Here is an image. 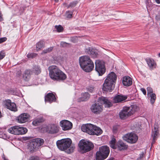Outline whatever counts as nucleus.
I'll list each match as a JSON object with an SVG mask.
<instances>
[{
    "mask_svg": "<svg viewBox=\"0 0 160 160\" xmlns=\"http://www.w3.org/2000/svg\"><path fill=\"white\" fill-rule=\"evenodd\" d=\"M116 146L118 149L120 151L126 150L128 147V146L121 140H119L117 142Z\"/></svg>",
    "mask_w": 160,
    "mask_h": 160,
    "instance_id": "b1692460",
    "label": "nucleus"
},
{
    "mask_svg": "<svg viewBox=\"0 0 160 160\" xmlns=\"http://www.w3.org/2000/svg\"><path fill=\"white\" fill-rule=\"evenodd\" d=\"M128 108V110L130 115H131L137 112L139 110V107L136 105H132L130 107H126Z\"/></svg>",
    "mask_w": 160,
    "mask_h": 160,
    "instance_id": "412c9836",
    "label": "nucleus"
},
{
    "mask_svg": "<svg viewBox=\"0 0 160 160\" xmlns=\"http://www.w3.org/2000/svg\"><path fill=\"white\" fill-rule=\"evenodd\" d=\"M73 12L71 11H67L66 13V16L68 18H71L72 17Z\"/></svg>",
    "mask_w": 160,
    "mask_h": 160,
    "instance_id": "ea45409f",
    "label": "nucleus"
},
{
    "mask_svg": "<svg viewBox=\"0 0 160 160\" xmlns=\"http://www.w3.org/2000/svg\"><path fill=\"white\" fill-rule=\"evenodd\" d=\"M42 121V119L41 118H38L36 119L33 121L32 123L34 126L38 125Z\"/></svg>",
    "mask_w": 160,
    "mask_h": 160,
    "instance_id": "e433bc0d",
    "label": "nucleus"
},
{
    "mask_svg": "<svg viewBox=\"0 0 160 160\" xmlns=\"http://www.w3.org/2000/svg\"><path fill=\"white\" fill-rule=\"evenodd\" d=\"M140 90L144 95H146V91L144 88H141Z\"/></svg>",
    "mask_w": 160,
    "mask_h": 160,
    "instance_id": "09e8293b",
    "label": "nucleus"
},
{
    "mask_svg": "<svg viewBox=\"0 0 160 160\" xmlns=\"http://www.w3.org/2000/svg\"><path fill=\"white\" fill-rule=\"evenodd\" d=\"M98 102L102 104H104L105 107L106 108H109L112 105V102L107 98L104 97L99 98Z\"/></svg>",
    "mask_w": 160,
    "mask_h": 160,
    "instance_id": "9b49d317",
    "label": "nucleus"
},
{
    "mask_svg": "<svg viewBox=\"0 0 160 160\" xmlns=\"http://www.w3.org/2000/svg\"><path fill=\"white\" fill-rule=\"evenodd\" d=\"M122 83L125 86H129L132 83V79L128 76L124 77L122 80Z\"/></svg>",
    "mask_w": 160,
    "mask_h": 160,
    "instance_id": "bb28decb",
    "label": "nucleus"
},
{
    "mask_svg": "<svg viewBox=\"0 0 160 160\" xmlns=\"http://www.w3.org/2000/svg\"><path fill=\"white\" fill-rule=\"evenodd\" d=\"M49 71V75L50 78L54 80L57 74L60 72V69L57 66L52 65L49 67L48 68Z\"/></svg>",
    "mask_w": 160,
    "mask_h": 160,
    "instance_id": "1a4fd4ad",
    "label": "nucleus"
},
{
    "mask_svg": "<svg viewBox=\"0 0 160 160\" xmlns=\"http://www.w3.org/2000/svg\"><path fill=\"white\" fill-rule=\"evenodd\" d=\"M6 108L12 111L16 112L17 109L16 104L14 102H11L10 100H7L5 103Z\"/></svg>",
    "mask_w": 160,
    "mask_h": 160,
    "instance_id": "4468645a",
    "label": "nucleus"
},
{
    "mask_svg": "<svg viewBox=\"0 0 160 160\" xmlns=\"http://www.w3.org/2000/svg\"><path fill=\"white\" fill-rule=\"evenodd\" d=\"M79 151L81 153H84L90 151L94 147V145L91 142L82 139L78 143Z\"/></svg>",
    "mask_w": 160,
    "mask_h": 160,
    "instance_id": "20e7f679",
    "label": "nucleus"
},
{
    "mask_svg": "<svg viewBox=\"0 0 160 160\" xmlns=\"http://www.w3.org/2000/svg\"><path fill=\"white\" fill-rule=\"evenodd\" d=\"M158 125L155 124L154 126V131H152V137L154 139H157V136L158 134Z\"/></svg>",
    "mask_w": 160,
    "mask_h": 160,
    "instance_id": "7c9ffc66",
    "label": "nucleus"
},
{
    "mask_svg": "<svg viewBox=\"0 0 160 160\" xmlns=\"http://www.w3.org/2000/svg\"><path fill=\"white\" fill-rule=\"evenodd\" d=\"M123 139L127 142L131 143H135L138 139V136L135 133H127L123 137Z\"/></svg>",
    "mask_w": 160,
    "mask_h": 160,
    "instance_id": "6e6552de",
    "label": "nucleus"
},
{
    "mask_svg": "<svg viewBox=\"0 0 160 160\" xmlns=\"http://www.w3.org/2000/svg\"><path fill=\"white\" fill-rule=\"evenodd\" d=\"M44 42L43 40H41L38 42L36 45V50L38 51L44 46Z\"/></svg>",
    "mask_w": 160,
    "mask_h": 160,
    "instance_id": "473e14b6",
    "label": "nucleus"
},
{
    "mask_svg": "<svg viewBox=\"0 0 160 160\" xmlns=\"http://www.w3.org/2000/svg\"><path fill=\"white\" fill-rule=\"evenodd\" d=\"M146 61L150 69H153L156 68V64L153 59L147 58L146 59Z\"/></svg>",
    "mask_w": 160,
    "mask_h": 160,
    "instance_id": "aec40b11",
    "label": "nucleus"
},
{
    "mask_svg": "<svg viewBox=\"0 0 160 160\" xmlns=\"http://www.w3.org/2000/svg\"><path fill=\"white\" fill-rule=\"evenodd\" d=\"M158 56L159 57H160V53L158 54Z\"/></svg>",
    "mask_w": 160,
    "mask_h": 160,
    "instance_id": "4d7b16f0",
    "label": "nucleus"
},
{
    "mask_svg": "<svg viewBox=\"0 0 160 160\" xmlns=\"http://www.w3.org/2000/svg\"><path fill=\"white\" fill-rule=\"evenodd\" d=\"M69 44V43H67L64 42H60L61 46L64 48L68 47Z\"/></svg>",
    "mask_w": 160,
    "mask_h": 160,
    "instance_id": "c03bdc74",
    "label": "nucleus"
},
{
    "mask_svg": "<svg viewBox=\"0 0 160 160\" xmlns=\"http://www.w3.org/2000/svg\"><path fill=\"white\" fill-rule=\"evenodd\" d=\"M5 56V53L3 51H1L0 52V59H3Z\"/></svg>",
    "mask_w": 160,
    "mask_h": 160,
    "instance_id": "49530a36",
    "label": "nucleus"
},
{
    "mask_svg": "<svg viewBox=\"0 0 160 160\" xmlns=\"http://www.w3.org/2000/svg\"><path fill=\"white\" fill-rule=\"evenodd\" d=\"M114 158H109V159L107 160H114Z\"/></svg>",
    "mask_w": 160,
    "mask_h": 160,
    "instance_id": "864d4df0",
    "label": "nucleus"
},
{
    "mask_svg": "<svg viewBox=\"0 0 160 160\" xmlns=\"http://www.w3.org/2000/svg\"><path fill=\"white\" fill-rule=\"evenodd\" d=\"M86 89L87 91L91 93L93 92L95 90L94 87L92 86H88L87 88Z\"/></svg>",
    "mask_w": 160,
    "mask_h": 160,
    "instance_id": "79ce46f5",
    "label": "nucleus"
},
{
    "mask_svg": "<svg viewBox=\"0 0 160 160\" xmlns=\"http://www.w3.org/2000/svg\"><path fill=\"white\" fill-rule=\"evenodd\" d=\"M72 140L70 138L62 139L57 142L58 148L62 151H64L68 153L72 152L75 149V146L72 145Z\"/></svg>",
    "mask_w": 160,
    "mask_h": 160,
    "instance_id": "f257e3e1",
    "label": "nucleus"
},
{
    "mask_svg": "<svg viewBox=\"0 0 160 160\" xmlns=\"http://www.w3.org/2000/svg\"><path fill=\"white\" fill-rule=\"evenodd\" d=\"M4 160H8V159L6 158H4Z\"/></svg>",
    "mask_w": 160,
    "mask_h": 160,
    "instance_id": "6e6d98bb",
    "label": "nucleus"
},
{
    "mask_svg": "<svg viewBox=\"0 0 160 160\" xmlns=\"http://www.w3.org/2000/svg\"><path fill=\"white\" fill-rule=\"evenodd\" d=\"M117 78L116 74L113 72H112L109 74L107 78L105 80L115 84V82Z\"/></svg>",
    "mask_w": 160,
    "mask_h": 160,
    "instance_id": "2eb2a0df",
    "label": "nucleus"
},
{
    "mask_svg": "<svg viewBox=\"0 0 160 160\" xmlns=\"http://www.w3.org/2000/svg\"><path fill=\"white\" fill-rule=\"evenodd\" d=\"M47 131L50 133L53 134L58 132V130L57 127L53 124L48 126Z\"/></svg>",
    "mask_w": 160,
    "mask_h": 160,
    "instance_id": "393cba45",
    "label": "nucleus"
},
{
    "mask_svg": "<svg viewBox=\"0 0 160 160\" xmlns=\"http://www.w3.org/2000/svg\"><path fill=\"white\" fill-rule=\"evenodd\" d=\"M37 55V54L34 53L32 52L30 53H28L27 55V57L28 58H33L35 57Z\"/></svg>",
    "mask_w": 160,
    "mask_h": 160,
    "instance_id": "a19ab883",
    "label": "nucleus"
},
{
    "mask_svg": "<svg viewBox=\"0 0 160 160\" xmlns=\"http://www.w3.org/2000/svg\"><path fill=\"white\" fill-rule=\"evenodd\" d=\"M60 123L62 129L64 131L70 130L72 128V123L67 120L61 121Z\"/></svg>",
    "mask_w": 160,
    "mask_h": 160,
    "instance_id": "f8f14e48",
    "label": "nucleus"
},
{
    "mask_svg": "<svg viewBox=\"0 0 160 160\" xmlns=\"http://www.w3.org/2000/svg\"><path fill=\"white\" fill-rule=\"evenodd\" d=\"M81 130L83 132H86L90 135L98 136L102 132L100 128L90 123L82 125L81 127Z\"/></svg>",
    "mask_w": 160,
    "mask_h": 160,
    "instance_id": "7ed1b4c3",
    "label": "nucleus"
},
{
    "mask_svg": "<svg viewBox=\"0 0 160 160\" xmlns=\"http://www.w3.org/2000/svg\"><path fill=\"white\" fill-rule=\"evenodd\" d=\"M67 78L66 75L61 70L57 74L54 81H61L66 79Z\"/></svg>",
    "mask_w": 160,
    "mask_h": 160,
    "instance_id": "4be33fe9",
    "label": "nucleus"
},
{
    "mask_svg": "<svg viewBox=\"0 0 160 160\" xmlns=\"http://www.w3.org/2000/svg\"><path fill=\"white\" fill-rule=\"evenodd\" d=\"M115 84L105 80L103 85L102 90L107 92H112L114 89Z\"/></svg>",
    "mask_w": 160,
    "mask_h": 160,
    "instance_id": "9d476101",
    "label": "nucleus"
},
{
    "mask_svg": "<svg viewBox=\"0 0 160 160\" xmlns=\"http://www.w3.org/2000/svg\"><path fill=\"white\" fill-rule=\"evenodd\" d=\"M153 138V140H152V145H153V144L155 143V140L156 139H154L153 138Z\"/></svg>",
    "mask_w": 160,
    "mask_h": 160,
    "instance_id": "3c124183",
    "label": "nucleus"
},
{
    "mask_svg": "<svg viewBox=\"0 0 160 160\" xmlns=\"http://www.w3.org/2000/svg\"><path fill=\"white\" fill-rule=\"evenodd\" d=\"M7 40V38L5 37L1 38H0V43H1L6 41Z\"/></svg>",
    "mask_w": 160,
    "mask_h": 160,
    "instance_id": "de8ad7c7",
    "label": "nucleus"
},
{
    "mask_svg": "<svg viewBox=\"0 0 160 160\" xmlns=\"http://www.w3.org/2000/svg\"><path fill=\"white\" fill-rule=\"evenodd\" d=\"M2 15L1 14V12H0V21H2Z\"/></svg>",
    "mask_w": 160,
    "mask_h": 160,
    "instance_id": "8fccbe9b",
    "label": "nucleus"
},
{
    "mask_svg": "<svg viewBox=\"0 0 160 160\" xmlns=\"http://www.w3.org/2000/svg\"><path fill=\"white\" fill-rule=\"evenodd\" d=\"M77 3V1H74L70 3L68 5H67L66 3H64L63 5L67 7L68 8H73L74 7Z\"/></svg>",
    "mask_w": 160,
    "mask_h": 160,
    "instance_id": "72a5a7b5",
    "label": "nucleus"
},
{
    "mask_svg": "<svg viewBox=\"0 0 160 160\" xmlns=\"http://www.w3.org/2000/svg\"><path fill=\"white\" fill-rule=\"evenodd\" d=\"M32 74L34 73L36 75H38L41 72V69L40 67L38 66H34L31 70Z\"/></svg>",
    "mask_w": 160,
    "mask_h": 160,
    "instance_id": "2f4dec72",
    "label": "nucleus"
},
{
    "mask_svg": "<svg viewBox=\"0 0 160 160\" xmlns=\"http://www.w3.org/2000/svg\"><path fill=\"white\" fill-rule=\"evenodd\" d=\"M116 140L114 138H112L110 142V147L112 148L115 149L117 148L115 145Z\"/></svg>",
    "mask_w": 160,
    "mask_h": 160,
    "instance_id": "c9c22d12",
    "label": "nucleus"
},
{
    "mask_svg": "<svg viewBox=\"0 0 160 160\" xmlns=\"http://www.w3.org/2000/svg\"><path fill=\"white\" fill-rule=\"evenodd\" d=\"M56 100L55 96L52 93H48L45 96V102H47L49 103H51L53 102H55Z\"/></svg>",
    "mask_w": 160,
    "mask_h": 160,
    "instance_id": "5701e85b",
    "label": "nucleus"
},
{
    "mask_svg": "<svg viewBox=\"0 0 160 160\" xmlns=\"http://www.w3.org/2000/svg\"><path fill=\"white\" fill-rule=\"evenodd\" d=\"M32 74L31 70L30 69H27L25 70L23 75V78L26 81H28L31 78V76Z\"/></svg>",
    "mask_w": 160,
    "mask_h": 160,
    "instance_id": "cd10ccee",
    "label": "nucleus"
},
{
    "mask_svg": "<svg viewBox=\"0 0 160 160\" xmlns=\"http://www.w3.org/2000/svg\"><path fill=\"white\" fill-rule=\"evenodd\" d=\"M150 98V102L151 104H153L155 102L156 99V95L155 93H151L148 95Z\"/></svg>",
    "mask_w": 160,
    "mask_h": 160,
    "instance_id": "f704fd0d",
    "label": "nucleus"
},
{
    "mask_svg": "<svg viewBox=\"0 0 160 160\" xmlns=\"http://www.w3.org/2000/svg\"><path fill=\"white\" fill-rule=\"evenodd\" d=\"M108 156L103 155L100 152L97 151L96 153V160H104L106 159Z\"/></svg>",
    "mask_w": 160,
    "mask_h": 160,
    "instance_id": "c756f323",
    "label": "nucleus"
},
{
    "mask_svg": "<svg viewBox=\"0 0 160 160\" xmlns=\"http://www.w3.org/2000/svg\"><path fill=\"white\" fill-rule=\"evenodd\" d=\"M55 28L56 29L57 32H62L63 30V28L61 25H56Z\"/></svg>",
    "mask_w": 160,
    "mask_h": 160,
    "instance_id": "4c0bfd02",
    "label": "nucleus"
},
{
    "mask_svg": "<svg viewBox=\"0 0 160 160\" xmlns=\"http://www.w3.org/2000/svg\"><path fill=\"white\" fill-rule=\"evenodd\" d=\"M44 142L43 139L40 138L32 140L28 146V149L30 153H33L37 151L39 148L43 144Z\"/></svg>",
    "mask_w": 160,
    "mask_h": 160,
    "instance_id": "39448f33",
    "label": "nucleus"
},
{
    "mask_svg": "<svg viewBox=\"0 0 160 160\" xmlns=\"http://www.w3.org/2000/svg\"><path fill=\"white\" fill-rule=\"evenodd\" d=\"M55 2H58V1L59 0H54Z\"/></svg>",
    "mask_w": 160,
    "mask_h": 160,
    "instance_id": "5fc2aeb1",
    "label": "nucleus"
},
{
    "mask_svg": "<svg viewBox=\"0 0 160 160\" xmlns=\"http://www.w3.org/2000/svg\"><path fill=\"white\" fill-rule=\"evenodd\" d=\"M98 151L100 152L103 155L108 157L109 153L110 150L108 147L106 146H104L99 148Z\"/></svg>",
    "mask_w": 160,
    "mask_h": 160,
    "instance_id": "a878e982",
    "label": "nucleus"
},
{
    "mask_svg": "<svg viewBox=\"0 0 160 160\" xmlns=\"http://www.w3.org/2000/svg\"><path fill=\"white\" fill-rule=\"evenodd\" d=\"M8 132L12 134L17 135H22L25 134L28 131L27 129L22 127L18 126L12 127L8 130Z\"/></svg>",
    "mask_w": 160,
    "mask_h": 160,
    "instance_id": "423d86ee",
    "label": "nucleus"
},
{
    "mask_svg": "<svg viewBox=\"0 0 160 160\" xmlns=\"http://www.w3.org/2000/svg\"><path fill=\"white\" fill-rule=\"evenodd\" d=\"M53 49V48L52 47H49L48 48L44 49L43 51L42 54H45L51 52Z\"/></svg>",
    "mask_w": 160,
    "mask_h": 160,
    "instance_id": "58836bf2",
    "label": "nucleus"
},
{
    "mask_svg": "<svg viewBox=\"0 0 160 160\" xmlns=\"http://www.w3.org/2000/svg\"><path fill=\"white\" fill-rule=\"evenodd\" d=\"M95 70L99 76L102 75L105 72L106 69L103 62L99 60H97L95 62Z\"/></svg>",
    "mask_w": 160,
    "mask_h": 160,
    "instance_id": "0eeeda50",
    "label": "nucleus"
},
{
    "mask_svg": "<svg viewBox=\"0 0 160 160\" xmlns=\"http://www.w3.org/2000/svg\"><path fill=\"white\" fill-rule=\"evenodd\" d=\"M128 108L126 107H124L122 111L120 112L119 117L121 119H124L130 116L128 110Z\"/></svg>",
    "mask_w": 160,
    "mask_h": 160,
    "instance_id": "dca6fc26",
    "label": "nucleus"
},
{
    "mask_svg": "<svg viewBox=\"0 0 160 160\" xmlns=\"http://www.w3.org/2000/svg\"><path fill=\"white\" fill-rule=\"evenodd\" d=\"M156 2L158 3H160V0H155Z\"/></svg>",
    "mask_w": 160,
    "mask_h": 160,
    "instance_id": "603ef678",
    "label": "nucleus"
},
{
    "mask_svg": "<svg viewBox=\"0 0 160 160\" xmlns=\"http://www.w3.org/2000/svg\"><path fill=\"white\" fill-rule=\"evenodd\" d=\"M82 97L78 100V102L84 101L88 99L90 96V94L87 92L82 94Z\"/></svg>",
    "mask_w": 160,
    "mask_h": 160,
    "instance_id": "c85d7f7f",
    "label": "nucleus"
},
{
    "mask_svg": "<svg viewBox=\"0 0 160 160\" xmlns=\"http://www.w3.org/2000/svg\"><path fill=\"white\" fill-rule=\"evenodd\" d=\"M85 51L93 58H96L98 55V50L94 49H91L89 48L86 49Z\"/></svg>",
    "mask_w": 160,
    "mask_h": 160,
    "instance_id": "a211bd4d",
    "label": "nucleus"
},
{
    "mask_svg": "<svg viewBox=\"0 0 160 160\" xmlns=\"http://www.w3.org/2000/svg\"><path fill=\"white\" fill-rule=\"evenodd\" d=\"M99 102L98 103H95L92 105L91 107V111L95 113H99L102 111V105L99 104Z\"/></svg>",
    "mask_w": 160,
    "mask_h": 160,
    "instance_id": "ddd939ff",
    "label": "nucleus"
},
{
    "mask_svg": "<svg viewBox=\"0 0 160 160\" xmlns=\"http://www.w3.org/2000/svg\"><path fill=\"white\" fill-rule=\"evenodd\" d=\"M28 160H40L39 157L36 156H32L29 157Z\"/></svg>",
    "mask_w": 160,
    "mask_h": 160,
    "instance_id": "37998d69",
    "label": "nucleus"
},
{
    "mask_svg": "<svg viewBox=\"0 0 160 160\" xmlns=\"http://www.w3.org/2000/svg\"><path fill=\"white\" fill-rule=\"evenodd\" d=\"M147 91L148 95L151 94V93H153V90L150 87H148L147 88Z\"/></svg>",
    "mask_w": 160,
    "mask_h": 160,
    "instance_id": "a18cd8bd",
    "label": "nucleus"
},
{
    "mask_svg": "<svg viewBox=\"0 0 160 160\" xmlns=\"http://www.w3.org/2000/svg\"><path fill=\"white\" fill-rule=\"evenodd\" d=\"M127 98V97L126 96L117 95L115 96L113 98V102L114 103L122 102L125 100Z\"/></svg>",
    "mask_w": 160,
    "mask_h": 160,
    "instance_id": "6ab92c4d",
    "label": "nucleus"
},
{
    "mask_svg": "<svg viewBox=\"0 0 160 160\" xmlns=\"http://www.w3.org/2000/svg\"><path fill=\"white\" fill-rule=\"evenodd\" d=\"M29 117L28 114L23 113L21 114L18 118V122L20 123H23L28 121Z\"/></svg>",
    "mask_w": 160,
    "mask_h": 160,
    "instance_id": "f3484780",
    "label": "nucleus"
},
{
    "mask_svg": "<svg viewBox=\"0 0 160 160\" xmlns=\"http://www.w3.org/2000/svg\"><path fill=\"white\" fill-rule=\"evenodd\" d=\"M79 60L80 66L84 71L89 72L93 70L94 63L89 57L87 56L81 57Z\"/></svg>",
    "mask_w": 160,
    "mask_h": 160,
    "instance_id": "f03ea898",
    "label": "nucleus"
}]
</instances>
